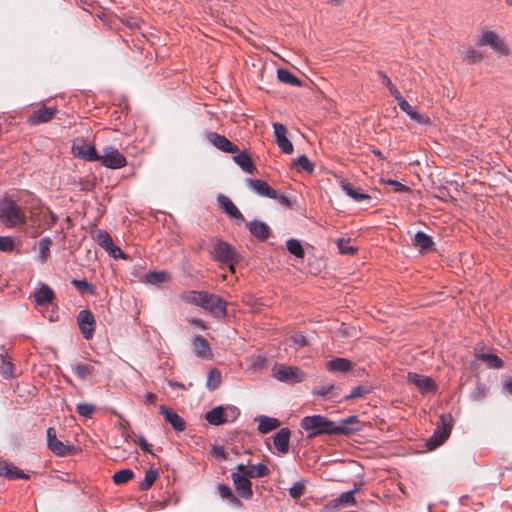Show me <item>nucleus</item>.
I'll return each instance as SVG.
<instances>
[{
  "label": "nucleus",
  "instance_id": "1",
  "mask_svg": "<svg viewBox=\"0 0 512 512\" xmlns=\"http://www.w3.org/2000/svg\"><path fill=\"white\" fill-rule=\"evenodd\" d=\"M301 428L308 432V438H314L318 435H335L339 429H336V423L322 415L306 416L301 420Z\"/></svg>",
  "mask_w": 512,
  "mask_h": 512
},
{
  "label": "nucleus",
  "instance_id": "2",
  "mask_svg": "<svg viewBox=\"0 0 512 512\" xmlns=\"http://www.w3.org/2000/svg\"><path fill=\"white\" fill-rule=\"evenodd\" d=\"M0 222L7 228H14L24 225L26 216L14 200L5 197L0 200Z\"/></svg>",
  "mask_w": 512,
  "mask_h": 512
},
{
  "label": "nucleus",
  "instance_id": "3",
  "mask_svg": "<svg viewBox=\"0 0 512 512\" xmlns=\"http://www.w3.org/2000/svg\"><path fill=\"white\" fill-rule=\"evenodd\" d=\"M477 45L479 47H489L498 56L508 57L511 55V49L507 44L506 39L498 33L488 29H483L480 32L477 39Z\"/></svg>",
  "mask_w": 512,
  "mask_h": 512
},
{
  "label": "nucleus",
  "instance_id": "4",
  "mask_svg": "<svg viewBox=\"0 0 512 512\" xmlns=\"http://www.w3.org/2000/svg\"><path fill=\"white\" fill-rule=\"evenodd\" d=\"M210 256L215 261L228 265L230 271L234 272V263L238 261V254L228 242L216 239L210 251Z\"/></svg>",
  "mask_w": 512,
  "mask_h": 512
},
{
  "label": "nucleus",
  "instance_id": "5",
  "mask_svg": "<svg viewBox=\"0 0 512 512\" xmlns=\"http://www.w3.org/2000/svg\"><path fill=\"white\" fill-rule=\"evenodd\" d=\"M239 415L240 411L235 406H216L205 414V420L211 425L219 426L225 423H233Z\"/></svg>",
  "mask_w": 512,
  "mask_h": 512
},
{
  "label": "nucleus",
  "instance_id": "6",
  "mask_svg": "<svg viewBox=\"0 0 512 512\" xmlns=\"http://www.w3.org/2000/svg\"><path fill=\"white\" fill-rule=\"evenodd\" d=\"M201 308L208 311L214 317H225L227 315V302L220 296L206 292L203 295Z\"/></svg>",
  "mask_w": 512,
  "mask_h": 512
},
{
  "label": "nucleus",
  "instance_id": "7",
  "mask_svg": "<svg viewBox=\"0 0 512 512\" xmlns=\"http://www.w3.org/2000/svg\"><path fill=\"white\" fill-rule=\"evenodd\" d=\"M273 376L278 381L289 384L300 383L306 378V374L299 367L286 365H280L275 369Z\"/></svg>",
  "mask_w": 512,
  "mask_h": 512
},
{
  "label": "nucleus",
  "instance_id": "8",
  "mask_svg": "<svg viewBox=\"0 0 512 512\" xmlns=\"http://www.w3.org/2000/svg\"><path fill=\"white\" fill-rule=\"evenodd\" d=\"M98 161L109 169H120L127 164L126 158L112 146H107L103 149V154L99 155Z\"/></svg>",
  "mask_w": 512,
  "mask_h": 512
},
{
  "label": "nucleus",
  "instance_id": "9",
  "mask_svg": "<svg viewBox=\"0 0 512 512\" xmlns=\"http://www.w3.org/2000/svg\"><path fill=\"white\" fill-rule=\"evenodd\" d=\"M442 425L438 426L433 435L427 440V447L429 450L435 449L440 446L445 440L449 437L451 432V425L447 421V417L445 415L440 416Z\"/></svg>",
  "mask_w": 512,
  "mask_h": 512
},
{
  "label": "nucleus",
  "instance_id": "10",
  "mask_svg": "<svg viewBox=\"0 0 512 512\" xmlns=\"http://www.w3.org/2000/svg\"><path fill=\"white\" fill-rule=\"evenodd\" d=\"M231 478L239 497L250 499L253 496L252 484L247 473L240 474L239 472H233Z\"/></svg>",
  "mask_w": 512,
  "mask_h": 512
},
{
  "label": "nucleus",
  "instance_id": "11",
  "mask_svg": "<svg viewBox=\"0 0 512 512\" xmlns=\"http://www.w3.org/2000/svg\"><path fill=\"white\" fill-rule=\"evenodd\" d=\"M77 323L86 340L93 337L95 331V318L91 311L83 309L78 313Z\"/></svg>",
  "mask_w": 512,
  "mask_h": 512
},
{
  "label": "nucleus",
  "instance_id": "12",
  "mask_svg": "<svg viewBox=\"0 0 512 512\" xmlns=\"http://www.w3.org/2000/svg\"><path fill=\"white\" fill-rule=\"evenodd\" d=\"M48 448L57 456H67L71 452V446L57 439L54 428L46 431Z\"/></svg>",
  "mask_w": 512,
  "mask_h": 512
},
{
  "label": "nucleus",
  "instance_id": "13",
  "mask_svg": "<svg viewBox=\"0 0 512 512\" xmlns=\"http://www.w3.org/2000/svg\"><path fill=\"white\" fill-rule=\"evenodd\" d=\"M273 133L281 152L291 154L293 152V144L287 137V128L283 124L276 122L273 124Z\"/></svg>",
  "mask_w": 512,
  "mask_h": 512
},
{
  "label": "nucleus",
  "instance_id": "14",
  "mask_svg": "<svg viewBox=\"0 0 512 512\" xmlns=\"http://www.w3.org/2000/svg\"><path fill=\"white\" fill-rule=\"evenodd\" d=\"M73 152L75 156L87 160V161H97L99 160V155L95 149V147L91 144L86 143L84 140H76L72 146Z\"/></svg>",
  "mask_w": 512,
  "mask_h": 512
},
{
  "label": "nucleus",
  "instance_id": "15",
  "mask_svg": "<svg viewBox=\"0 0 512 512\" xmlns=\"http://www.w3.org/2000/svg\"><path fill=\"white\" fill-rule=\"evenodd\" d=\"M207 139L213 146H215L222 152L232 153V154L239 152L238 147L234 143H232L225 136L220 135L216 132H209L207 134Z\"/></svg>",
  "mask_w": 512,
  "mask_h": 512
},
{
  "label": "nucleus",
  "instance_id": "16",
  "mask_svg": "<svg viewBox=\"0 0 512 512\" xmlns=\"http://www.w3.org/2000/svg\"><path fill=\"white\" fill-rule=\"evenodd\" d=\"M247 186L261 197L276 199L278 193L275 189L271 188L267 182L261 179H246Z\"/></svg>",
  "mask_w": 512,
  "mask_h": 512
},
{
  "label": "nucleus",
  "instance_id": "17",
  "mask_svg": "<svg viewBox=\"0 0 512 512\" xmlns=\"http://www.w3.org/2000/svg\"><path fill=\"white\" fill-rule=\"evenodd\" d=\"M217 203L219 207L231 218L236 220L238 223L245 221L244 216L240 210L234 205L231 199L223 194L217 196Z\"/></svg>",
  "mask_w": 512,
  "mask_h": 512
},
{
  "label": "nucleus",
  "instance_id": "18",
  "mask_svg": "<svg viewBox=\"0 0 512 512\" xmlns=\"http://www.w3.org/2000/svg\"><path fill=\"white\" fill-rule=\"evenodd\" d=\"M36 307H44L55 299L54 291L45 283H40L33 293Z\"/></svg>",
  "mask_w": 512,
  "mask_h": 512
},
{
  "label": "nucleus",
  "instance_id": "19",
  "mask_svg": "<svg viewBox=\"0 0 512 512\" xmlns=\"http://www.w3.org/2000/svg\"><path fill=\"white\" fill-rule=\"evenodd\" d=\"M407 381L408 383L415 385L422 394H426L435 389L434 382L430 377L420 375L418 373L409 372L407 375Z\"/></svg>",
  "mask_w": 512,
  "mask_h": 512
},
{
  "label": "nucleus",
  "instance_id": "20",
  "mask_svg": "<svg viewBox=\"0 0 512 512\" xmlns=\"http://www.w3.org/2000/svg\"><path fill=\"white\" fill-rule=\"evenodd\" d=\"M57 113V109L53 107L41 106L39 109L33 112L29 117L28 122L31 125H38L41 123L49 122L54 118Z\"/></svg>",
  "mask_w": 512,
  "mask_h": 512
},
{
  "label": "nucleus",
  "instance_id": "21",
  "mask_svg": "<svg viewBox=\"0 0 512 512\" xmlns=\"http://www.w3.org/2000/svg\"><path fill=\"white\" fill-rule=\"evenodd\" d=\"M160 413L165 417V420L173 427V429L177 432H182L185 430V421L182 417H180L176 412L172 409L168 408L165 405H161L159 407Z\"/></svg>",
  "mask_w": 512,
  "mask_h": 512
},
{
  "label": "nucleus",
  "instance_id": "22",
  "mask_svg": "<svg viewBox=\"0 0 512 512\" xmlns=\"http://www.w3.org/2000/svg\"><path fill=\"white\" fill-rule=\"evenodd\" d=\"M0 476L8 479H29V475L21 471L13 463L0 460Z\"/></svg>",
  "mask_w": 512,
  "mask_h": 512
},
{
  "label": "nucleus",
  "instance_id": "23",
  "mask_svg": "<svg viewBox=\"0 0 512 512\" xmlns=\"http://www.w3.org/2000/svg\"><path fill=\"white\" fill-rule=\"evenodd\" d=\"M97 364V361H93L92 363H76L71 365V369L79 379L86 380L88 377L97 373Z\"/></svg>",
  "mask_w": 512,
  "mask_h": 512
},
{
  "label": "nucleus",
  "instance_id": "24",
  "mask_svg": "<svg viewBox=\"0 0 512 512\" xmlns=\"http://www.w3.org/2000/svg\"><path fill=\"white\" fill-rule=\"evenodd\" d=\"M193 351L198 358L209 359L211 358V349L208 341L202 336H195L192 340Z\"/></svg>",
  "mask_w": 512,
  "mask_h": 512
},
{
  "label": "nucleus",
  "instance_id": "25",
  "mask_svg": "<svg viewBox=\"0 0 512 512\" xmlns=\"http://www.w3.org/2000/svg\"><path fill=\"white\" fill-rule=\"evenodd\" d=\"M291 431L289 428H281L274 436V446L281 454L289 451Z\"/></svg>",
  "mask_w": 512,
  "mask_h": 512
},
{
  "label": "nucleus",
  "instance_id": "26",
  "mask_svg": "<svg viewBox=\"0 0 512 512\" xmlns=\"http://www.w3.org/2000/svg\"><path fill=\"white\" fill-rule=\"evenodd\" d=\"M250 233L260 241H265L269 238L271 232L267 224L262 221L253 220L248 224Z\"/></svg>",
  "mask_w": 512,
  "mask_h": 512
},
{
  "label": "nucleus",
  "instance_id": "27",
  "mask_svg": "<svg viewBox=\"0 0 512 512\" xmlns=\"http://www.w3.org/2000/svg\"><path fill=\"white\" fill-rule=\"evenodd\" d=\"M412 244L418 248L421 253H427L433 249L434 242L429 235L418 231L413 237Z\"/></svg>",
  "mask_w": 512,
  "mask_h": 512
},
{
  "label": "nucleus",
  "instance_id": "28",
  "mask_svg": "<svg viewBox=\"0 0 512 512\" xmlns=\"http://www.w3.org/2000/svg\"><path fill=\"white\" fill-rule=\"evenodd\" d=\"M359 423V419L357 415H351L345 419H341L338 423H336V429H341L338 431L336 435L344 434L349 435L359 430L357 427H353V424Z\"/></svg>",
  "mask_w": 512,
  "mask_h": 512
},
{
  "label": "nucleus",
  "instance_id": "29",
  "mask_svg": "<svg viewBox=\"0 0 512 512\" xmlns=\"http://www.w3.org/2000/svg\"><path fill=\"white\" fill-rule=\"evenodd\" d=\"M255 420L259 422L258 431L262 434H267L281 425V422L277 418L264 415L257 417Z\"/></svg>",
  "mask_w": 512,
  "mask_h": 512
},
{
  "label": "nucleus",
  "instance_id": "30",
  "mask_svg": "<svg viewBox=\"0 0 512 512\" xmlns=\"http://www.w3.org/2000/svg\"><path fill=\"white\" fill-rule=\"evenodd\" d=\"M326 368L330 372H347L352 369V363L345 358H335L326 363Z\"/></svg>",
  "mask_w": 512,
  "mask_h": 512
},
{
  "label": "nucleus",
  "instance_id": "31",
  "mask_svg": "<svg viewBox=\"0 0 512 512\" xmlns=\"http://www.w3.org/2000/svg\"><path fill=\"white\" fill-rule=\"evenodd\" d=\"M341 188L355 202H361L371 198L368 194L361 192L349 182H342Z\"/></svg>",
  "mask_w": 512,
  "mask_h": 512
},
{
  "label": "nucleus",
  "instance_id": "32",
  "mask_svg": "<svg viewBox=\"0 0 512 512\" xmlns=\"http://www.w3.org/2000/svg\"><path fill=\"white\" fill-rule=\"evenodd\" d=\"M235 163L241 167V169L247 173L252 174L255 167L251 160V157L246 152L238 153L233 157Z\"/></svg>",
  "mask_w": 512,
  "mask_h": 512
},
{
  "label": "nucleus",
  "instance_id": "33",
  "mask_svg": "<svg viewBox=\"0 0 512 512\" xmlns=\"http://www.w3.org/2000/svg\"><path fill=\"white\" fill-rule=\"evenodd\" d=\"M206 291H188L184 292L180 295L182 301L188 304H193L201 307L203 301V295H205Z\"/></svg>",
  "mask_w": 512,
  "mask_h": 512
},
{
  "label": "nucleus",
  "instance_id": "34",
  "mask_svg": "<svg viewBox=\"0 0 512 512\" xmlns=\"http://www.w3.org/2000/svg\"><path fill=\"white\" fill-rule=\"evenodd\" d=\"M277 76L279 81L284 84H289L295 87H300L302 85L301 80L286 69H278Z\"/></svg>",
  "mask_w": 512,
  "mask_h": 512
},
{
  "label": "nucleus",
  "instance_id": "35",
  "mask_svg": "<svg viewBox=\"0 0 512 512\" xmlns=\"http://www.w3.org/2000/svg\"><path fill=\"white\" fill-rule=\"evenodd\" d=\"M268 467L263 463H258L257 465H252L246 471L247 475L250 478H262L269 474Z\"/></svg>",
  "mask_w": 512,
  "mask_h": 512
},
{
  "label": "nucleus",
  "instance_id": "36",
  "mask_svg": "<svg viewBox=\"0 0 512 512\" xmlns=\"http://www.w3.org/2000/svg\"><path fill=\"white\" fill-rule=\"evenodd\" d=\"M96 242L104 248L106 251L113 247V240L108 232L104 230H98L95 235Z\"/></svg>",
  "mask_w": 512,
  "mask_h": 512
},
{
  "label": "nucleus",
  "instance_id": "37",
  "mask_svg": "<svg viewBox=\"0 0 512 512\" xmlns=\"http://www.w3.org/2000/svg\"><path fill=\"white\" fill-rule=\"evenodd\" d=\"M479 359L487 364L489 368L498 369L503 366V361L497 355L482 353Z\"/></svg>",
  "mask_w": 512,
  "mask_h": 512
},
{
  "label": "nucleus",
  "instance_id": "38",
  "mask_svg": "<svg viewBox=\"0 0 512 512\" xmlns=\"http://www.w3.org/2000/svg\"><path fill=\"white\" fill-rule=\"evenodd\" d=\"M158 477L157 470L154 469H148L145 472L144 479L139 483V488L142 491H146L151 488V486L154 484L155 480Z\"/></svg>",
  "mask_w": 512,
  "mask_h": 512
},
{
  "label": "nucleus",
  "instance_id": "39",
  "mask_svg": "<svg viewBox=\"0 0 512 512\" xmlns=\"http://www.w3.org/2000/svg\"><path fill=\"white\" fill-rule=\"evenodd\" d=\"M52 241L49 237H44L39 241V259L41 263L47 261L50 255V246Z\"/></svg>",
  "mask_w": 512,
  "mask_h": 512
},
{
  "label": "nucleus",
  "instance_id": "40",
  "mask_svg": "<svg viewBox=\"0 0 512 512\" xmlns=\"http://www.w3.org/2000/svg\"><path fill=\"white\" fill-rule=\"evenodd\" d=\"M168 279L169 274L165 271H153L146 275V281L153 285L166 282Z\"/></svg>",
  "mask_w": 512,
  "mask_h": 512
},
{
  "label": "nucleus",
  "instance_id": "41",
  "mask_svg": "<svg viewBox=\"0 0 512 512\" xmlns=\"http://www.w3.org/2000/svg\"><path fill=\"white\" fill-rule=\"evenodd\" d=\"M287 250L297 258H303L305 255L304 249L297 239H289L286 242Z\"/></svg>",
  "mask_w": 512,
  "mask_h": 512
},
{
  "label": "nucleus",
  "instance_id": "42",
  "mask_svg": "<svg viewBox=\"0 0 512 512\" xmlns=\"http://www.w3.org/2000/svg\"><path fill=\"white\" fill-rule=\"evenodd\" d=\"M133 476L134 472L131 469H122L117 471L112 478L115 484L120 485L128 482Z\"/></svg>",
  "mask_w": 512,
  "mask_h": 512
},
{
  "label": "nucleus",
  "instance_id": "43",
  "mask_svg": "<svg viewBox=\"0 0 512 512\" xmlns=\"http://www.w3.org/2000/svg\"><path fill=\"white\" fill-rule=\"evenodd\" d=\"M217 488H218V492H219V495H220L221 498L226 499L227 501H229L232 504L239 503V500L233 494V492L230 489V487H228L225 484H218Z\"/></svg>",
  "mask_w": 512,
  "mask_h": 512
},
{
  "label": "nucleus",
  "instance_id": "44",
  "mask_svg": "<svg viewBox=\"0 0 512 512\" xmlns=\"http://www.w3.org/2000/svg\"><path fill=\"white\" fill-rule=\"evenodd\" d=\"M379 77L381 78L382 83L389 89L395 100L398 101L402 95L396 86L391 82L390 78L383 72H379Z\"/></svg>",
  "mask_w": 512,
  "mask_h": 512
},
{
  "label": "nucleus",
  "instance_id": "45",
  "mask_svg": "<svg viewBox=\"0 0 512 512\" xmlns=\"http://www.w3.org/2000/svg\"><path fill=\"white\" fill-rule=\"evenodd\" d=\"M464 60L469 65L476 64L483 60V55L474 48L469 47L465 52Z\"/></svg>",
  "mask_w": 512,
  "mask_h": 512
},
{
  "label": "nucleus",
  "instance_id": "46",
  "mask_svg": "<svg viewBox=\"0 0 512 512\" xmlns=\"http://www.w3.org/2000/svg\"><path fill=\"white\" fill-rule=\"evenodd\" d=\"M354 493H355L354 490L341 493L339 495V497H337L334 500L336 505L349 506V505L354 504L355 503Z\"/></svg>",
  "mask_w": 512,
  "mask_h": 512
},
{
  "label": "nucleus",
  "instance_id": "47",
  "mask_svg": "<svg viewBox=\"0 0 512 512\" xmlns=\"http://www.w3.org/2000/svg\"><path fill=\"white\" fill-rule=\"evenodd\" d=\"M221 382V375L217 370H211L208 374L207 387L210 390H215Z\"/></svg>",
  "mask_w": 512,
  "mask_h": 512
},
{
  "label": "nucleus",
  "instance_id": "48",
  "mask_svg": "<svg viewBox=\"0 0 512 512\" xmlns=\"http://www.w3.org/2000/svg\"><path fill=\"white\" fill-rule=\"evenodd\" d=\"M305 492V483L302 481L295 482L289 489V495L293 499H299Z\"/></svg>",
  "mask_w": 512,
  "mask_h": 512
},
{
  "label": "nucleus",
  "instance_id": "49",
  "mask_svg": "<svg viewBox=\"0 0 512 512\" xmlns=\"http://www.w3.org/2000/svg\"><path fill=\"white\" fill-rule=\"evenodd\" d=\"M294 164L296 166L300 167L301 169L305 170L308 173H312L314 170V165L311 163V161L305 155H301L300 157H298L295 160Z\"/></svg>",
  "mask_w": 512,
  "mask_h": 512
},
{
  "label": "nucleus",
  "instance_id": "50",
  "mask_svg": "<svg viewBox=\"0 0 512 512\" xmlns=\"http://www.w3.org/2000/svg\"><path fill=\"white\" fill-rule=\"evenodd\" d=\"M336 389H337V387L333 384H329V385H325V386H318L313 389V394L320 396V397H327L329 394H331Z\"/></svg>",
  "mask_w": 512,
  "mask_h": 512
},
{
  "label": "nucleus",
  "instance_id": "51",
  "mask_svg": "<svg viewBox=\"0 0 512 512\" xmlns=\"http://www.w3.org/2000/svg\"><path fill=\"white\" fill-rule=\"evenodd\" d=\"M14 240L9 236H1L0 237V251L2 252H11L14 249Z\"/></svg>",
  "mask_w": 512,
  "mask_h": 512
},
{
  "label": "nucleus",
  "instance_id": "52",
  "mask_svg": "<svg viewBox=\"0 0 512 512\" xmlns=\"http://www.w3.org/2000/svg\"><path fill=\"white\" fill-rule=\"evenodd\" d=\"M0 374L5 378L9 379L13 376V365L10 361L3 360L0 365Z\"/></svg>",
  "mask_w": 512,
  "mask_h": 512
},
{
  "label": "nucleus",
  "instance_id": "53",
  "mask_svg": "<svg viewBox=\"0 0 512 512\" xmlns=\"http://www.w3.org/2000/svg\"><path fill=\"white\" fill-rule=\"evenodd\" d=\"M338 248L341 254L346 255L353 254L356 251L355 248L350 245V241L345 239H339Z\"/></svg>",
  "mask_w": 512,
  "mask_h": 512
},
{
  "label": "nucleus",
  "instance_id": "54",
  "mask_svg": "<svg viewBox=\"0 0 512 512\" xmlns=\"http://www.w3.org/2000/svg\"><path fill=\"white\" fill-rule=\"evenodd\" d=\"M295 349L305 347L307 345L306 337L302 334H294L289 338Z\"/></svg>",
  "mask_w": 512,
  "mask_h": 512
},
{
  "label": "nucleus",
  "instance_id": "55",
  "mask_svg": "<svg viewBox=\"0 0 512 512\" xmlns=\"http://www.w3.org/2000/svg\"><path fill=\"white\" fill-rule=\"evenodd\" d=\"M95 410L94 405L87 403H79L77 405V412L84 417H89Z\"/></svg>",
  "mask_w": 512,
  "mask_h": 512
},
{
  "label": "nucleus",
  "instance_id": "56",
  "mask_svg": "<svg viewBox=\"0 0 512 512\" xmlns=\"http://www.w3.org/2000/svg\"><path fill=\"white\" fill-rule=\"evenodd\" d=\"M71 283L80 292L89 291L90 293H92V287L85 279H73Z\"/></svg>",
  "mask_w": 512,
  "mask_h": 512
},
{
  "label": "nucleus",
  "instance_id": "57",
  "mask_svg": "<svg viewBox=\"0 0 512 512\" xmlns=\"http://www.w3.org/2000/svg\"><path fill=\"white\" fill-rule=\"evenodd\" d=\"M367 392H368V390L366 388H364L363 386H357V387H354L352 389V391L350 392V394L346 395L344 397V399L350 400V399L360 398Z\"/></svg>",
  "mask_w": 512,
  "mask_h": 512
},
{
  "label": "nucleus",
  "instance_id": "58",
  "mask_svg": "<svg viewBox=\"0 0 512 512\" xmlns=\"http://www.w3.org/2000/svg\"><path fill=\"white\" fill-rule=\"evenodd\" d=\"M486 397V388L483 384L478 383L472 392V399L473 400H482Z\"/></svg>",
  "mask_w": 512,
  "mask_h": 512
},
{
  "label": "nucleus",
  "instance_id": "59",
  "mask_svg": "<svg viewBox=\"0 0 512 512\" xmlns=\"http://www.w3.org/2000/svg\"><path fill=\"white\" fill-rule=\"evenodd\" d=\"M398 106L402 111H404L409 117L413 114V112L416 110L415 107L410 105L402 96L398 101Z\"/></svg>",
  "mask_w": 512,
  "mask_h": 512
},
{
  "label": "nucleus",
  "instance_id": "60",
  "mask_svg": "<svg viewBox=\"0 0 512 512\" xmlns=\"http://www.w3.org/2000/svg\"><path fill=\"white\" fill-rule=\"evenodd\" d=\"M110 256H112L115 259H126L127 256L125 253L122 252V250L113 244V247L107 251Z\"/></svg>",
  "mask_w": 512,
  "mask_h": 512
},
{
  "label": "nucleus",
  "instance_id": "61",
  "mask_svg": "<svg viewBox=\"0 0 512 512\" xmlns=\"http://www.w3.org/2000/svg\"><path fill=\"white\" fill-rule=\"evenodd\" d=\"M411 119L416 121L419 124H428L429 123V117L425 114L419 113L417 110L413 112V114L410 116Z\"/></svg>",
  "mask_w": 512,
  "mask_h": 512
},
{
  "label": "nucleus",
  "instance_id": "62",
  "mask_svg": "<svg viewBox=\"0 0 512 512\" xmlns=\"http://www.w3.org/2000/svg\"><path fill=\"white\" fill-rule=\"evenodd\" d=\"M387 184L391 185L395 192H403V191L407 190V187L404 184H402L396 180H388Z\"/></svg>",
  "mask_w": 512,
  "mask_h": 512
},
{
  "label": "nucleus",
  "instance_id": "63",
  "mask_svg": "<svg viewBox=\"0 0 512 512\" xmlns=\"http://www.w3.org/2000/svg\"><path fill=\"white\" fill-rule=\"evenodd\" d=\"M138 445L144 452L152 454L151 445L146 441V439L143 436H140L138 438Z\"/></svg>",
  "mask_w": 512,
  "mask_h": 512
},
{
  "label": "nucleus",
  "instance_id": "64",
  "mask_svg": "<svg viewBox=\"0 0 512 512\" xmlns=\"http://www.w3.org/2000/svg\"><path fill=\"white\" fill-rule=\"evenodd\" d=\"M213 455L220 460H227V453L222 447H213Z\"/></svg>",
  "mask_w": 512,
  "mask_h": 512
}]
</instances>
